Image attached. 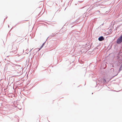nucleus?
<instances>
[{"label": "nucleus", "instance_id": "1", "mask_svg": "<svg viewBox=\"0 0 122 122\" xmlns=\"http://www.w3.org/2000/svg\"><path fill=\"white\" fill-rule=\"evenodd\" d=\"M122 41V35L119 38L117 41V42L118 44L120 43Z\"/></svg>", "mask_w": 122, "mask_h": 122}, {"label": "nucleus", "instance_id": "2", "mask_svg": "<svg viewBox=\"0 0 122 122\" xmlns=\"http://www.w3.org/2000/svg\"><path fill=\"white\" fill-rule=\"evenodd\" d=\"M98 39L99 41H102L104 40V38L103 36H101Z\"/></svg>", "mask_w": 122, "mask_h": 122}, {"label": "nucleus", "instance_id": "3", "mask_svg": "<svg viewBox=\"0 0 122 122\" xmlns=\"http://www.w3.org/2000/svg\"><path fill=\"white\" fill-rule=\"evenodd\" d=\"M114 71V69L113 68H112L111 69L110 71V72L111 73H112Z\"/></svg>", "mask_w": 122, "mask_h": 122}, {"label": "nucleus", "instance_id": "4", "mask_svg": "<svg viewBox=\"0 0 122 122\" xmlns=\"http://www.w3.org/2000/svg\"><path fill=\"white\" fill-rule=\"evenodd\" d=\"M44 43H43V44L41 46L40 48L39 49V50H40L43 46H44Z\"/></svg>", "mask_w": 122, "mask_h": 122}, {"label": "nucleus", "instance_id": "5", "mask_svg": "<svg viewBox=\"0 0 122 122\" xmlns=\"http://www.w3.org/2000/svg\"><path fill=\"white\" fill-rule=\"evenodd\" d=\"M117 75V74H116L115 75H113L114 76H116Z\"/></svg>", "mask_w": 122, "mask_h": 122}, {"label": "nucleus", "instance_id": "6", "mask_svg": "<svg viewBox=\"0 0 122 122\" xmlns=\"http://www.w3.org/2000/svg\"><path fill=\"white\" fill-rule=\"evenodd\" d=\"M112 66L113 67H114V66L113 65H112Z\"/></svg>", "mask_w": 122, "mask_h": 122}, {"label": "nucleus", "instance_id": "7", "mask_svg": "<svg viewBox=\"0 0 122 122\" xmlns=\"http://www.w3.org/2000/svg\"><path fill=\"white\" fill-rule=\"evenodd\" d=\"M40 122V121H39V122Z\"/></svg>", "mask_w": 122, "mask_h": 122}]
</instances>
